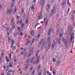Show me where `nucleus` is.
I'll list each match as a JSON object with an SVG mask.
<instances>
[{
  "label": "nucleus",
  "mask_w": 75,
  "mask_h": 75,
  "mask_svg": "<svg viewBox=\"0 0 75 75\" xmlns=\"http://www.w3.org/2000/svg\"><path fill=\"white\" fill-rule=\"evenodd\" d=\"M63 34H62V33H59V37H60V38L62 37V35Z\"/></svg>",
  "instance_id": "obj_29"
},
{
  "label": "nucleus",
  "mask_w": 75,
  "mask_h": 75,
  "mask_svg": "<svg viewBox=\"0 0 75 75\" xmlns=\"http://www.w3.org/2000/svg\"><path fill=\"white\" fill-rule=\"evenodd\" d=\"M57 17H59V14H58V13H57Z\"/></svg>",
  "instance_id": "obj_54"
},
{
  "label": "nucleus",
  "mask_w": 75,
  "mask_h": 75,
  "mask_svg": "<svg viewBox=\"0 0 75 75\" xmlns=\"http://www.w3.org/2000/svg\"><path fill=\"white\" fill-rule=\"evenodd\" d=\"M20 14L18 13L17 15V18L18 19L20 18Z\"/></svg>",
  "instance_id": "obj_27"
},
{
  "label": "nucleus",
  "mask_w": 75,
  "mask_h": 75,
  "mask_svg": "<svg viewBox=\"0 0 75 75\" xmlns=\"http://www.w3.org/2000/svg\"><path fill=\"white\" fill-rule=\"evenodd\" d=\"M11 24L12 25L13 29H14L15 28V25H16L15 24V23H14V20L13 19H12L11 21Z\"/></svg>",
  "instance_id": "obj_8"
},
{
  "label": "nucleus",
  "mask_w": 75,
  "mask_h": 75,
  "mask_svg": "<svg viewBox=\"0 0 75 75\" xmlns=\"http://www.w3.org/2000/svg\"><path fill=\"white\" fill-rule=\"evenodd\" d=\"M55 42L54 41L52 43V46L51 48L52 51H53V50H54V45H55Z\"/></svg>",
  "instance_id": "obj_12"
},
{
  "label": "nucleus",
  "mask_w": 75,
  "mask_h": 75,
  "mask_svg": "<svg viewBox=\"0 0 75 75\" xmlns=\"http://www.w3.org/2000/svg\"><path fill=\"white\" fill-rule=\"evenodd\" d=\"M9 64H10V65H12V64H13V63L12 62H11V61H10L9 62Z\"/></svg>",
  "instance_id": "obj_47"
},
{
  "label": "nucleus",
  "mask_w": 75,
  "mask_h": 75,
  "mask_svg": "<svg viewBox=\"0 0 75 75\" xmlns=\"http://www.w3.org/2000/svg\"><path fill=\"white\" fill-rule=\"evenodd\" d=\"M30 69H31V70H33V66H32Z\"/></svg>",
  "instance_id": "obj_61"
},
{
  "label": "nucleus",
  "mask_w": 75,
  "mask_h": 75,
  "mask_svg": "<svg viewBox=\"0 0 75 75\" xmlns=\"http://www.w3.org/2000/svg\"><path fill=\"white\" fill-rule=\"evenodd\" d=\"M24 53H25V52H24V51H23V52H21V55H23Z\"/></svg>",
  "instance_id": "obj_44"
},
{
  "label": "nucleus",
  "mask_w": 75,
  "mask_h": 75,
  "mask_svg": "<svg viewBox=\"0 0 75 75\" xmlns=\"http://www.w3.org/2000/svg\"><path fill=\"white\" fill-rule=\"evenodd\" d=\"M38 70L39 71L40 70V69L41 68V64H40L38 67Z\"/></svg>",
  "instance_id": "obj_24"
},
{
  "label": "nucleus",
  "mask_w": 75,
  "mask_h": 75,
  "mask_svg": "<svg viewBox=\"0 0 75 75\" xmlns=\"http://www.w3.org/2000/svg\"><path fill=\"white\" fill-rule=\"evenodd\" d=\"M18 23H20V24H21L23 23V20L21 19L20 22H19V21H18L17 22V24H18Z\"/></svg>",
  "instance_id": "obj_16"
},
{
  "label": "nucleus",
  "mask_w": 75,
  "mask_h": 75,
  "mask_svg": "<svg viewBox=\"0 0 75 75\" xmlns=\"http://www.w3.org/2000/svg\"><path fill=\"white\" fill-rule=\"evenodd\" d=\"M20 35H23V33L21 32L20 33Z\"/></svg>",
  "instance_id": "obj_52"
},
{
  "label": "nucleus",
  "mask_w": 75,
  "mask_h": 75,
  "mask_svg": "<svg viewBox=\"0 0 75 75\" xmlns=\"http://www.w3.org/2000/svg\"><path fill=\"white\" fill-rule=\"evenodd\" d=\"M66 4V1L65 0H63L62 3L61 4V6L63 8L65 6Z\"/></svg>",
  "instance_id": "obj_7"
},
{
  "label": "nucleus",
  "mask_w": 75,
  "mask_h": 75,
  "mask_svg": "<svg viewBox=\"0 0 75 75\" xmlns=\"http://www.w3.org/2000/svg\"><path fill=\"white\" fill-rule=\"evenodd\" d=\"M42 41H43V40L41 39V40L40 41V42L39 44V45L38 46V47H39V48H40V47H41V44H42Z\"/></svg>",
  "instance_id": "obj_13"
},
{
  "label": "nucleus",
  "mask_w": 75,
  "mask_h": 75,
  "mask_svg": "<svg viewBox=\"0 0 75 75\" xmlns=\"http://www.w3.org/2000/svg\"><path fill=\"white\" fill-rule=\"evenodd\" d=\"M41 35V33H40L38 35V36L37 37V38H38V39H39V38H40V35Z\"/></svg>",
  "instance_id": "obj_25"
},
{
  "label": "nucleus",
  "mask_w": 75,
  "mask_h": 75,
  "mask_svg": "<svg viewBox=\"0 0 75 75\" xmlns=\"http://www.w3.org/2000/svg\"><path fill=\"white\" fill-rule=\"evenodd\" d=\"M27 56L28 57H30V56H31V54H29V55H28Z\"/></svg>",
  "instance_id": "obj_56"
},
{
  "label": "nucleus",
  "mask_w": 75,
  "mask_h": 75,
  "mask_svg": "<svg viewBox=\"0 0 75 75\" xmlns=\"http://www.w3.org/2000/svg\"><path fill=\"white\" fill-rule=\"evenodd\" d=\"M39 50H37V52H36V56H38V53L39 52Z\"/></svg>",
  "instance_id": "obj_32"
},
{
  "label": "nucleus",
  "mask_w": 75,
  "mask_h": 75,
  "mask_svg": "<svg viewBox=\"0 0 75 75\" xmlns=\"http://www.w3.org/2000/svg\"><path fill=\"white\" fill-rule=\"evenodd\" d=\"M56 28L57 29V32H59V27H57Z\"/></svg>",
  "instance_id": "obj_30"
},
{
  "label": "nucleus",
  "mask_w": 75,
  "mask_h": 75,
  "mask_svg": "<svg viewBox=\"0 0 75 75\" xmlns=\"http://www.w3.org/2000/svg\"><path fill=\"white\" fill-rule=\"evenodd\" d=\"M49 8H50V6L49 5H47V7L46 8V10L47 11H48L49 10Z\"/></svg>",
  "instance_id": "obj_20"
},
{
  "label": "nucleus",
  "mask_w": 75,
  "mask_h": 75,
  "mask_svg": "<svg viewBox=\"0 0 75 75\" xmlns=\"http://www.w3.org/2000/svg\"><path fill=\"white\" fill-rule=\"evenodd\" d=\"M14 62L15 64H16V62H17V59H15Z\"/></svg>",
  "instance_id": "obj_46"
},
{
  "label": "nucleus",
  "mask_w": 75,
  "mask_h": 75,
  "mask_svg": "<svg viewBox=\"0 0 75 75\" xmlns=\"http://www.w3.org/2000/svg\"><path fill=\"white\" fill-rule=\"evenodd\" d=\"M43 75H46V72H44Z\"/></svg>",
  "instance_id": "obj_63"
},
{
  "label": "nucleus",
  "mask_w": 75,
  "mask_h": 75,
  "mask_svg": "<svg viewBox=\"0 0 75 75\" xmlns=\"http://www.w3.org/2000/svg\"><path fill=\"white\" fill-rule=\"evenodd\" d=\"M55 6H54L53 9L52 10V12L50 13V17L52 16V14H53V12L54 11H56V8H55Z\"/></svg>",
  "instance_id": "obj_6"
},
{
  "label": "nucleus",
  "mask_w": 75,
  "mask_h": 75,
  "mask_svg": "<svg viewBox=\"0 0 75 75\" xmlns=\"http://www.w3.org/2000/svg\"><path fill=\"white\" fill-rule=\"evenodd\" d=\"M42 11H40V13L39 14V15H41L42 16Z\"/></svg>",
  "instance_id": "obj_51"
},
{
  "label": "nucleus",
  "mask_w": 75,
  "mask_h": 75,
  "mask_svg": "<svg viewBox=\"0 0 75 75\" xmlns=\"http://www.w3.org/2000/svg\"><path fill=\"white\" fill-rule=\"evenodd\" d=\"M24 23H23L21 27L22 28H24Z\"/></svg>",
  "instance_id": "obj_38"
},
{
  "label": "nucleus",
  "mask_w": 75,
  "mask_h": 75,
  "mask_svg": "<svg viewBox=\"0 0 75 75\" xmlns=\"http://www.w3.org/2000/svg\"><path fill=\"white\" fill-rule=\"evenodd\" d=\"M34 41H35V40L33 39L32 41V43H34Z\"/></svg>",
  "instance_id": "obj_58"
},
{
  "label": "nucleus",
  "mask_w": 75,
  "mask_h": 75,
  "mask_svg": "<svg viewBox=\"0 0 75 75\" xmlns=\"http://www.w3.org/2000/svg\"><path fill=\"white\" fill-rule=\"evenodd\" d=\"M41 1L40 2V4H41V9H42L44 4V3L45 1V0H40Z\"/></svg>",
  "instance_id": "obj_3"
},
{
  "label": "nucleus",
  "mask_w": 75,
  "mask_h": 75,
  "mask_svg": "<svg viewBox=\"0 0 75 75\" xmlns=\"http://www.w3.org/2000/svg\"><path fill=\"white\" fill-rule=\"evenodd\" d=\"M26 50H27V49H26V48L25 49L24 51H23V52H25V51H26Z\"/></svg>",
  "instance_id": "obj_57"
},
{
  "label": "nucleus",
  "mask_w": 75,
  "mask_h": 75,
  "mask_svg": "<svg viewBox=\"0 0 75 75\" xmlns=\"http://www.w3.org/2000/svg\"><path fill=\"white\" fill-rule=\"evenodd\" d=\"M17 46H18V47H20V44H19V42H18V43H17Z\"/></svg>",
  "instance_id": "obj_35"
},
{
  "label": "nucleus",
  "mask_w": 75,
  "mask_h": 75,
  "mask_svg": "<svg viewBox=\"0 0 75 75\" xmlns=\"http://www.w3.org/2000/svg\"><path fill=\"white\" fill-rule=\"evenodd\" d=\"M35 71H32V74H34V73H35Z\"/></svg>",
  "instance_id": "obj_60"
},
{
  "label": "nucleus",
  "mask_w": 75,
  "mask_h": 75,
  "mask_svg": "<svg viewBox=\"0 0 75 75\" xmlns=\"http://www.w3.org/2000/svg\"><path fill=\"white\" fill-rule=\"evenodd\" d=\"M17 35H18L17 33L14 34V37H16V36H17Z\"/></svg>",
  "instance_id": "obj_48"
},
{
  "label": "nucleus",
  "mask_w": 75,
  "mask_h": 75,
  "mask_svg": "<svg viewBox=\"0 0 75 75\" xmlns=\"http://www.w3.org/2000/svg\"><path fill=\"white\" fill-rule=\"evenodd\" d=\"M30 41H28V42L26 41L25 43L26 45H27L29 44H30Z\"/></svg>",
  "instance_id": "obj_21"
},
{
  "label": "nucleus",
  "mask_w": 75,
  "mask_h": 75,
  "mask_svg": "<svg viewBox=\"0 0 75 75\" xmlns=\"http://www.w3.org/2000/svg\"><path fill=\"white\" fill-rule=\"evenodd\" d=\"M9 55L10 57V59H11V54H9Z\"/></svg>",
  "instance_id": "obj_41"
},
{
  "label": "nucleus",
  "mask_w": 75,
  "mask_h": 75,
  "mask_svg": "<svg viewBox=\"0 0 75 75\" xmlns=\"http://www.w3.org/2000/svg\"><path fill=\"white\" fill-rule=\"evenodd\" d=\"M50 41H51V39H50V37H48V38H47V40H46V43L45 44V45H47V44H48V47L47 48L48 49H49L51 47V42Z\"/></svg>",
  "instance_id": "obj_1"
},
{
  "label": "nucleus",
  "mask_w": 75,
  "mask_h": 75,
  "mask_svg": "<svg viewBox=\"0 0 75 75\" xmlns=\"http://www.w3.org/2000/svg\"><path fill=\"white\" fill-rule=\"evenodd\" d=\"M31 34L33 36L34 35V31H31Z\"/></svg>",
  "instance_id": "obj_26"
},
{
  "label": "nucleus",
  "mask_w": 75,
  "mask_h": 75,
  "mask_svg": "<svg viewBox=\"0 0 75 75\" xmlns=\"http://www.w3.org/2000/svg\"><path fill=\"white\" fill-rule=\"evenodd\" d=\"M73 39V35H72V34L71 36V38H70V42H72V41Z\"/></svg>",
  "instance_id": "obj_15"
},
{
  "label": "nucleus",
  "mask_w": 75,
  "mask_h": 75,
  "mask_svg": "<svg viewBox=\"0 0 75 75\" xmlns=\"http://www.w3.org/2000/svg\"><path fill=\"white\" fill-rule=\"evenodd\" d=\"M28 17H27L26 19L25 20V23L26 24H27L28 23Z\"/></svg>",
  "instance_id": "obj_19"
},
{
  "label": "nucleus",
  "mask_w": 75,
  "mask_h": 75,
  "mask_svg": "<svg viewBox=\"0 0 75 75\" xmlns=\"http://www.w3.org/2000/svg\"><path fill=\"white\" fill-rule=\"evenodd\" d=\"M60 34H63V29H62L60 30Z\"/></svg>",
  "instance_id": "obj_22"
},
{
  "label": "nucleus",
  "mask_w": 75,
  "mask_h": 75,
  "mask_svg": "<svg viewBox=\"0 0 75 75\" xmlns=\"http://www.w3.org/2000/svg\"><path fill=\"white\" fill-rule=\"evenodd\" d=\"M11 72H10L9 73H8L6 75H11Z\"/></svg>",
  "instance_id": "obj_43"
},
{
  "label": "nucleus",
  "mask_w": 75,
  "mask_h": 75,
  "mask_svg": "<svg viewBox=\"0 0 75 75\" xmlns=\"http://www.w3.org/2000/svg\"><path fill=\"white\" fill-rule=\"evenodd\" d=\"M16 9L15 10H14L13 11V14H16Z\"/></svg>",
  "instance_id": "obj_31"
},
{
  "label": "nucleus",
  "mask_w": 75,
  "mask_h": 75,
  "mask_svg": "<svg viewBox=\"0 0 75 75\" xmlns=\"http://www.w3.org/2000/svg\"><path fill=\"white\" fill-rule=\"evenodd\" d=\"M62 41L63 42V43L65 44V45L67 47H68L69 45H68V42H67V41H66V40L65 39H62Z\"/></svg>",
  "instance_id": "obj_4"
},
{
  "label": "nucleus",
  "mask_w": 75,
  "mask_h": 75,
  "mask_svg": "<svg viewBox=\"0 0 75 75\" xmlns=\"http://www.w3.org/2000/svg\"><path fill=\"white\" fill-rule=\"evenodd\" d=\"M44 58H45V56H43L42 57V59H44Z\"/></svg>",
  "instance_id": "obj_55"
},
{
  "label": "nucleus",
  "mask_w": 75,
  "mask_h": 75,
  "mask_svg": "<svg viewBox=\"0 0 75 75\" xmlns=\"http://www.w3.org/2000/svg\"><path fill=\"white\" fill-rule=\"evenodd\" d=\"M72 30H73V27H72V26H70V28H69L68 30V31H69V35H70V34H71Z\"/></svg>",
  "instance_id": "obj_9"
},
{
  "label": "nucleus",
  "mask_w": 75,
  "mask_h": 75,
  "mask_svg": "<svg viewBox=\"0 0 75 75\" xmlns=\"http://www.w3.org/2000/svg\"><path fill=\"white\" fill-rule=\"evenodd\" d=\"M12 2H12L11 3V7L10 8V9L9 10H8L7 11V14H9V13L10 14H11V13L12 12V7H14V2L15 1L13 2V1H12Z\"/></svg>",
  "instance_id": "obj_2"
},
{
  "label": "nucleus",
  "mask_w": 75,
  "mask_h": 75,
  "mask_svg": "<svg viewBox=\"0 0 75 75\" xmlns=\"http://www.w3.org/2000/svg\"><path fill=\"white\" fill-rule=\"evenodd\" d=\"M7 70L8 72H11V73L13 74V72H14V71L12 70V69L11 68H10V67L8 66L7 68Z\"/></svg>",
  "instance_id": "obj_5"
},
{
  "label": "nucleus",
  "mask_w": 75,
  "mask_h": 75,
  "mask_svg": "<svg viewBox=\"0 0 75 75\" xmlns=\"http://www.w3.org/2000/svg\"><path fill=\"white\" fill-rule=\"evenodd\" d=\"M56 59L54 58H53V62H55V60Z\"/></svg>",
  "instance_id": "obj_39"
},
{
  "label": "nucleus",
  "mask_w": 75,
  "mask_h": 75,
  "mask_svg": "<svg viewBox=\"0 0 75 75\" xmlns=\"http://www.w3.org/2000/svg\"><path fill=\"white\" fill-rule=\"evenodd\" d=\"M39 57H40V56L38 57V59H37V60L36 61L37 62L39 61V60L40 59V58H39Z\"/></svg>",
  "instance_id": "obj_40"
},
{
  "label": "nucleus",
  "mask_w": 75,
  "mask_h": 75,
  "mask_svg": "<svg viewBox=\"0 0 75 75\" xmlns=\"http://www.w3.org/2000/svg\"><path fill=\"white\" fill-rule=\"evenodd\" d=\"M2 55L3 57V55H4V52H3L2 53Z\"/></svg>",
  "instance_id": "obj_59"
},
{
  "label": "nucleus",
  "mask_w": 75,
  "mask_h": 75,
  "mask_svg": "<svg viewBox=\"0 0 75 75\" xmlns=\"http://www.w3.org/2000/svg\"><path fill=\"white\" fill-rule=\"evenodd\" d=\"M38 75H41V73H39Z\"/></svg>",
  "instance_id": "obj_64"
},
{
  "label": "nucleus",
  "mask_w": 75,
  "mask_h": 75,
  "mask_svg": "<svg viewBox=\"0 0 75 75\" xmlns=\"http://www.w3.org/2000/svg\"><path fill=\"white\" fill-rule=\"evenodd\" d=\"M32 4L33 6H35V2H32Z\"/></svg>",
  "instance_id": "obj_28"
},
{
  "label": "nucleus",
  "mask_w": 75,
  "mask_h": 75,
  "mask_svg": "<svg viewBox=\"0 0 75 75\" xmlns=\"http://www.w3.org/2000/svg\"><path fill=\"white\" fill-rule=\"evenodd\" d=\"M27 55V53L26 52L24 54V57H26Z\"/></svg>",
  "instance_id": "obj_33"
},
{
  "label": "nucleus",
  "mask_w": 75,
  "mask_h": 75,
  "mask_svg": "<svg viewBox=\"0 0 75 75\" xmlns=\"http://www.w3.org/2000/svg\"><path fill=\"white\" fill-rule=\"evenodd\" d=\"M59 64H60V62L59 61L57 62V65H59Z\"/></svg>",
  "instance_id": "obj_36"
},
{
  "label": "nucleus",
  "mask_w": 75,
  "mask_h": 75,
  "mask_svg": "<svg viewBox=\"0 0 75 75\" xmlns=\"http://www.w3.org/2000/svg\"><path fill=\"white\" fill-rule=\"evenodd\" d=\"M40 25V23H38V24H37L36 25H35V28H36V27H37V25Z\"/></svg>",
  "instance_id": "obj_42"
},
{
  "label": "nucleus",
  "mask_w": 75,
  "mask_h": 75,
  "mask_svg": "<svg viewBox=\"0 0 75 75\" xmlns=\"http://www.w3.org/2000/svg\"><path fill=\"white\" fill-rule=\"evenodd\" d=\"M34 6H32V7H31V9H32V10H34Z\"/></svg>",
  "instance_id": "obj_49"
},
{
  "label": "nucleus",
  "mask_w": 75,
  "mask_h": 75,
  "mask_svg": "<svg viewBox=\"0 0 75 75\" xmlns=\"http://www.w3.org/2000/svg\"><path fill=\"white\" fill-rule=\"evenodd\" d=\"M52 31V30L51 29H49L48 33V35L49 36V37H50V35H51V33Z\"/></svg>",
  "instance_id": "obj_14"
},
{
  "label": "nucleus",
  "mask_w": 75,
  "mask_h": 75,
  "mask_svg": "<svg viewBox=\"0 0 75 75\" xmlns=\"http://www.w3.org/2000/svg\"><path fill=\"white\" fill-rule=\"evenodd\" d=\"M42 16V15L39 14V16H38V19L39 20H40V19H41L42 18V17H41Z\"/></svg>",
  "instance_id": "obj_17"
},
{
  "label": "nucleus",
  "mask_w": 75,
  "mask_h": 75,
  "mask_svg": "<svg viewBox=\"0 0 75 75\" xmlns=\"http://www.w3.org/2000/svg\"><path fill=\"white\" fill-rule=\"evenodd\" d=\"M20 27L19 26L17 28V30H20Z\"/></svg>",
  "instance_id": "obj_50"
},
{
  "label": "nucleus",
  "mask_w": 75,
  "mask_h": 75,
  "mask_svg": "<svg viewBox=\"0 0 75 75\" xmlns=\"http://www.w3.org/2000/svg\"><path fill=\"white\" fill-rule=\"evenodd\" d=\"M23 12H24V9H23V8H22V9L21 10V13L22 14H23Z\"/></svg>",
  "instance_id": "obj_34"
},
{
  "label": "nucleus",
  "mask_w": 75,
  "mask_h": 75,
  "mask_svg": "<svg viewBox=\"0 0 75 75\" xmlns=\"http://www.w3.org/2000/svg\"><path fill=\"white\" fill-rule=\"evenodd\" d=\"M28 62H29V59L27 60L26 62L25 63L26 64H28Z\"/></svg>",
  "instance_id": "obj_45"
},
{
  "label": "nucleus",
  "mask_w": 75,
  "mask_h": 75,
  "mask_svg": "<svg viewBox=\"0 0 75 75\" xmlns=\"http://www.w3.org/2000/svg\"><path fill=\"white\" fill-rule=\"evenodd\" d=\"M1 62H2V59L1 58V57H0V64Z\"/></svg>",
  "instance_id": "obj_37"
},
{
  "label": "nucleus",
  "mask_w": 75,
  "mask_h": 75,
  "mask_svg": "<svg viewBox=\"0 0 75 75\" xmlns=\"http://www.w3.org/2000/svg\"><path fill=\"white\" fill-rule=\"evenodd\" d=\"M70 19H71L72 21H74V16H73L72 15L70 17Z\"/></svg>",
  "instance_id": "obj_23"
},
{
  "label": "nucleus",
  "mask_w": 75,
  "mask_h": 75,
  "mask_svg": "<svg viewBox=\"0 0 75 75\" xmlns=\"http://www.w3.org/2000/svg\"><path fill=\"white\" fill-rule=\"evenodd\" d=\"M6 27H7V25L5 24L4 25V28H6Z\"/></svg>",
  "instance_id": "obj_53"
},
{
  "label": "nucleus",
  "mask_w": 75,
  "mask_h": 75,
  "mask_svg": "<svg viewBox=\"0 0 75 75\" xmlns=\"http://www.w3.org/2000/svg\"><path fill=\"white\" fill-rule=\"evenodd\" d=\"M57 40V41L58 42V44H59V47H61V38H59L58 39H56Z\"/></svg>",
  "instance_id": "obj_11"
},
{
  "label": "nucleus",
  "mask_w": 75,
  "mask_h": 75,
  "mask_svg": "<svg viewBox=\"0 0 75 75\" xmlns=\"http://www.w3.org/2000/svg\"><path fill=\"white\" fill-rule=\"evenodd\" d=\"M11 44L12 46H13L14 44V40H13V39L11 40Z\"/></svg>",
  "instance_id": "obj_18"
},
{
  "label": "nucleus",
  "mask_w": 75,
  "mask_h": 75,
  "mask_svg": "<svg viewBox=\"0 0 75 75\" xmlns=\"http://www.w3.org/2000/svg\"><path fill=\"white\" fill-rule=\"evenodd\" d=\"M38 40V38H36V40H35V41H37V40Z\"/></svg>",
  "instance_id": "obj_62"
},
{
  "label": "nucleus",
  "mask_w": 75,
  "mask_h": 75,
  "mask_svg": "<svg viewBox=\"0 0 75 75\" xmlns=\"http://www.w3.org/2000/svg\"><path fill=\"white\" fill-rule=\"evenodd\" d=\"M44 21H46L45 25V28H46V27H47V25L48 24V19H47V17H46L44 18Z\"/></svg>",
  "instance_id": "obj_10"
}]
</instances>
